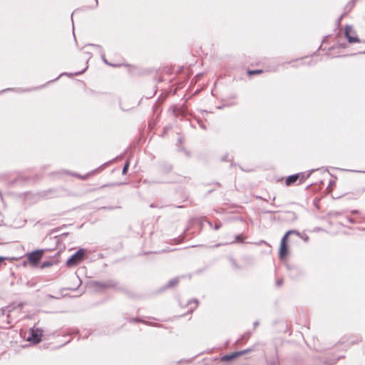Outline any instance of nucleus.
<instances>
[{
    "label": "nucleus",
    "mask_w": 365,
    "mask_h": 365,
    "mask_svg": "<svg viewBox=\"0 0 365 365\" xmlns=\"http://www.w3.org/2000/svg\"><path fill=\"white\" fill-rule=\"evenodd\" d=\"M85 255V250L81 249L73 255L67 261L66 265L69 267H73L79 264L83 259Z\"/></svg>",
    "instance_id": "f257e3e1"
},
{
    "label": "nucleus",
    "mask_w": 365,
    "mask_h": 365,
    "mask_svg": "<svg viewBox=\"0 0 365 365\" xmlns=\"http://www.w3.org/2000/svg\"><path fill=\"white\" fill-rule=\"evenodd\" d=\"M43 250H36L35 252L29 253L26 257L29 263L33 266H36L38 262L43 257Z\"/></svg>",
    "instance_id": "f03ea898"
},
{
    "label": "nucleus",
    "mask_w": 365,
    "mask_h": 365,
    "mask_svg": "<svg viewBox=\"0 0 365 365\" xmlns=\"http://www.w3.org/2000/svg\"><path fill=\"white\" fill-rule=\"evenodd\" d=\"M292 231H289L286 233V235L283 237L281 241L280 249H279V256L280 258L284 259L288 255V247L287 245V240L289 235H290Z\"/></svg>",
    "instance_id": "7ed1b4c3"
},
{
    "label": "nucleus",
    "mask_w": 365,
    "mask_h": 365,
    "mask_svg": "<svg viewBox=\"0 0 365 365\" xmlns=\"http://www.w3.org/2000/svg\"><path fill=\"white\" fill-rule=\"evenodd\" d=\"M42 336V331L38 329H31L30 335L28 336V341L33 343H38L41 341Z\"/></svg>",
    "instance_id": "20e7f679"
},
{
    "label": "nucleus",
    "mask_w": 365,
    "mask_h": 365,
    "mask_svg": "<svg viewBox=\"0 0 365 365\" xmlns=\"http://www.w3.org/2000/svg\"><path fill=\"white\" fill-rule=\"evenodd\" d=\"M298 178H299L298 175H291V176L288 177L286 180V185H289L295 182Z\"/></svg>",
    "instance_id": "39448f33"
},
{
    "label": "nucleus",
    "mask_w": 365,
    "mask_h": 365,
    "mask_svg": "<svg viewBox=\"0 0 365 365\" xmlns=\"http://www.w3.org/2000/svg\"><path fill=\"white\" fill-rule=\"evenodd\" d=\"M350 31H351L350 28H349V27L346 28L345 34H346V37L349 38V42H357L358 39L356 38H353L352 36H351L349 35Z\"/></svg>",
    "instance_id": "423d86ee"
},
{
    "label": "nucleus",
    "mask_w": 365,
    "mask_h": 365,
    "mask_svg": "<svg viewBox=\"0 0 365 365\" xmlns=\"http://www.w3.org/2000/svg\"><path fill=\"white\" fill-rule=\"evenodd\" d=\"M245 352H246L245 351L236 352V353L232 354H231V355H228V356H225V357L223 358V359L227 360H227H231V359H234V358L237 357V356H240V355L243 354H244V353H245Z\"/></svg>",
    "instance_id": "0eeeda50"
},
{
    "label": "nucleus",
    "mask_w": 365,
    "mask_h": 365,
    "mask_svg": "<svg viewBox=\"0 0 365 365\" xmlns=\"http://www.w3.org/2000/svg\"><path fill=\"white\" fill-rule=\"evenodd\" d=\"M261 72H262V71H261V70H256V71H250L248 72V73H249L250 75H252V74H257V73H260Z\"/></svg>",
    "instance_id": "6e6552de"
},
{
    "label": "nucleus",
    "mask_w": 365,
    "mask_h": 365,
    "mask_svg": "<svg viewBox=\"0 0 365 365\" xmlns=\"http://www.w3.org/2000/svg\"><path fill=\"white\" fill-rule=\"evenodd\" d=\"M128 163H126L123 169V173L125 174L127 171V169H128Z\"/></svg>",
    "instance_id": "1a4fd4ad"
},
{
    "label": "nucleus",
    "mask_w": 365,
    "mask_h": 365,
    "mask_svg": "<svg viewBox=\"0 0 365 365\" xmlns=\"http://www.w3.org/2000/svg\"><path fill=\"white\" fill-rule=\"evenodd\" d=\"M6 258L3 257H0V262L4 261Z\"/></svg>",
    "instance_id": "9d476101"
}]
</instances>
